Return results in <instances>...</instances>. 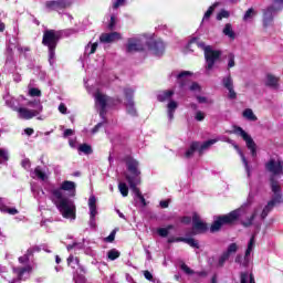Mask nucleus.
I'll use <instances>...</instances> for the list:
<instances>
[{
	"mask_svg": "<svg viewBox=\"0 0 283 283\" xmlns=\"http://www.w3.org/2000/svg\"><path fill=\"white\" fill-rule=\"evenodd\" d=\"M231 253H238V243H231L227 251H224L218 260L217 268L222 269L224 264H227V261H229V258H231Z\"/></svg>",
	"mask_w": 283,
	"mask_h": 283,
	"instance_id": "2eb2a0df",
	"label": "nucleus"
},
{
	"mask_svg": "<svg viewBox=\"0 0 283 283\" xmlns=\"http://www.w3.org/2000/svg\"><path fill=\"white\" fill-rule=\"evenodd\" d=\"M211 145H216V139L207 140L202 144V146H199V148H198L199 154H202V151H205V149H209V147H211Z\"/></svg>",
	"mask_w": 283,
	"mask_h": 283,
	"instance_id": "4c0bfd02",
	"label": "nucleus"
},
{
	"mask_svg": "<svg viewBox=\"0 0 283 283\" xmlns=\"http://www.w3.org/2000/svg\"><path fill=\"white\" fill-rule=\"evenodd\" d=\"M243 118H247L248 120H252V122L258 120V116H255V114L253 113V109L251 108H245L243 111Z\"/></svg>",
	"mask_w": 283,
	"mask_h": 283,
	"instance_id": "7c9ffc66",
	"label": "nucleus"
},
{
	"mask_svg": "<svg viewBox=\"0 0 283 283\" xmlns=\"http://www.w3.org/2000/svg\"><path fill=\"white\" fill-rule=\"evenodd\" d=\"M63 191H72V196L76 195V184L74 181L64 180L59 188L50 190V200L60 211L63 218L76 220V205L74 200L63 196Z\"/></svg>",
	"mask_w": 283,
	"mask_h": 283,
	"instance_id": "f257e3e1",
	"label": "nucleus"
},
{
	"mask_svg": "<svg viewBox=\"0 0 283 283\" xmlns=\"http://www.w3.org/2000/svg\"><path fill=\"white\" fill-rule=\"evenodd\" d=\"M233 134L237 136H241L243 138L244 143L247 144L248 149L251 151L252 158H255L258 156V145L253 140V137L249 135L242 127L240 126H233Z\"/></svg>",
	"mask_w": 283,
	"mask_h": 283,
	"instance_id": "423d86ee",
	"label": "nucleus"
},
{
	"mask_svg": "<svg viewBox=\"0 0 283 283\" xmlns=\"http://www.w3.org/2000/svg\"><path fill=\"white\" fill-rule=\"evenodd\" d=\"M32 271V266L27 265L24 268H14L13 269V273H17L18 277V282H22L23 281V275H25V273H30Z\"/></svg>",
	"mask_w": 283,
	"mask_h": 283,
	"instance_id": "aec40b11",
	"label": "nucleus"
},
{
	"mask_svg": "<svg viewBox=\"0 0 283 283\" xmlns=\"http://www.w3.org/2000/svg\"><path fill=\"white\" fill-rule=\"evenodd\" d=\"M128 185L137 198H140V196H143V192H140V189L138 188V185H140V179H138V181L130 180V181H128Z\"/></svg>",
	"mask_w": 283,
	"mask_h": 283,
	"instance_id": "4be33fe9",
	"label": "nucleus"
},
{
	"mask_svg": "<svg viewBox=\"0 0 283 283\" xmlns=\"http://www.w3.org/2000/svg\"><path fill=\"white\" fill-rule=\"evenodd\" d=\"M88 207H90L91 220H95L96 214L98 213V211L96 210V197L91 196L88 198Z\"/></svg>",
	"mask_w": 283,
	"mask_h": 283,
	"instance_id": "412c9836",
	"label": "nucleus"
},
{
	"mask_svg": "<svg viewBox=\"0 0 283 283\" xmlns=\"http://www.w3.org/2000/svg\"><path fill=\"white\" fill-rule=\"evenodd\" d=\"M28 255H34V253H41V248L39 245H34L27 250Z\"/></svg>",
	"mask_w": 283,
	"mask_h": 283,
	"instance_id": "37998d69",
	"label": "nucleus"
},
{
	"mask_svg": "<svg viewBox=\"0 0 283 283\" xmlns=\"http://www.w3.org/2000/svg\"><path fill=\"white\" fill-rule=\"evenodd\" d=\"M197 90H200V84H198L197 82H193L190 85V92H196Z\"/></svg>",
	"mask_w": 283,
	"mask_h": 283,
	"instance_id": "774afa93",
	"label": "nucleus"
},
{
	"mask_svg": "<svg viewBox=\"0 0 283 283\" xmlns=\"http://www.w3.org/2000/svg\"><path fill=\"white\" fill-rule=\"evenodd\" d=\"M124 163L126 165L128 174L125 176L127 182L134 180H140V163L132 157V155L124 157Z\"/></svg>",
	"mask_w": 283,
	"mask_h": 283,
	"instance_id": "20e7f679",
	"label": "nucleus"
},
{
	"mask_svg": "<svg viewBox=\"0 0 283 283\" xmlns=\"http://www.w3.org/2000/svg\"><path fill=\"white\" fill-rule=\"evenodd\" d=\"M124 96L126 98L127 113L130 116H138V113L136 111V106H135V103H134V90L129 88V87L124 88Z\"/></svg>",
	"mask_w": 283,
	"mask_h": 283,
	"instance_id": "f8f14e48",
	"label": "nucleus"
},
{
	"mask_svg": "<svg viewBox=\"0 0 283 283\" xmlns=\"http://www.w3.org/2000/svg\"><path fill=\"white\" fill-rule=\"evenodd\" d=\"M96 50H98V42H94V43L91 45L90 54H96Z\"/></svg>",
	"mask_w": 283,
	"mask_h": 283,
	"instance_id": "0e129e2a",
	"label": "nucleus"
},
{
	"mask_svg": "<svg viewBox=\"0 0 283 283\" xmlns=\"http://www.w3.org/2000/svg\"><path fill=\"white\" fill-rule=\"evenodd\" d=\"M34 175L36 176V178H39V180H48V175L43 172L41 166L35 167Z\"/></svg>",
	"mask_w": 283,
	"mask_h": 283,
	"instance_id": "c9c22d12",
	"label": "nucleus"
},
{
	"mask_svg": "<svg viewBox=\"0 0 283 283\" xmlns=\"http://www.w3.org/2000/svg\"><path fill=\"white\" fill-rule=\"evenodd\" d=\"M45 8L49 12H61V10H67L72 6L71 0H50L45 2Z\"/></svg>",
	"mask_w": 283,
	"mask_h": 283,
	"instance_id": "9d476101",
	"label": "nucleus"
},
{
	"mask_svg": "<svg viewBox=\"0 0 283 283\" xmlns=\"http://www.w3.org/2000/svg\"><path fill=\"white\" fill-rule=\"evenodd\" d=\"M195 119L202 123V120H205V113L202 111H198L195 115Z\"/></svg>",
	"mask_w": 283,
	"mask_h": 283,
	"instance_id": "09e8293b",
	"label": "nucleus"
},
{
	"mask_svg": "<svg viewBox=\"0 0 283 283\" xmlns=\"http://www.w3.org/2000/svg\"><path fill=\"white\" fill-rule=\"evenodd\" d=\"M229 92V98L230 101H235L238 98V93H235V90H233V86L231 88H228Z\"/></svg>",
	"mask_w": 283,
	"mask_h": 283,
	"instance_id": "de8ad7c7",
	"label": "nucleus"
},
{
	"mask_svg": "<svg viewBox=\"0 0 283 283\" xmlns=\"http://www.w3.org/2000/svg\"><path fill=\"white\" fill-rule=\"evenodd\" d=\"M107 258H108V260H111V262H114V260H118V258H120V251H118L116 249H111L107 252Z\"/></svg>",
	"mask_w": 283,
	"mask_h": 283,
	"instance_id": "72a5a7b5",
	"label": "nucleus"
},
{
	"mask_svg": "<svg viewBox=\"0 0 283 283\" xmlns=\"http://www.w3.org/2000/svg\"><path fill=\"white\" fill-rule=\"evenodd\" d=\"M256 216H258V212L254 211V212L250 216V218H248L247 221H241L242 227H244V229H249V227H252V226H253V220H255Z\"/></svg>",
	"mask_w": 283,
	"mask_h": 283,
	"instance_id": "473e14b6",
	"label": "nucleus"
},
{
	"mask_svg": "<svg viewBox=\"0 0 283 283\" xmlns=\"http://www.w3.org/2000/svg\"><path fill=\"white\" fill-rule=\"evenodd\" d=\"M59 41H61V31L54 29H46L42 35V45L48 48L49 52V63L54 65V59H56V48L59 46Z\"/></svg>",
	"mask_w": 283,
	"mask_h": 283,
	"instance_id": "f03ea898",
	"label": "nucleus"
},
{
	"mask_svg": "<svg viewBox=\"0 0 283 283\" xmlns=\"http://www.w3.org/2000/svg\"><path fill=\"white\" fill-rule=\"evenodd\" d=\"M181 271H184V273H186V275H193V273H196L193 270H191V268H189L186 263H182L180 265Z\"/></svg>",
	"mask_w": 283,
	"mask_h": 283,
	"instance_id": "ea45409f",
	"label": "nucleus"
},
{
	"mask_svg": "<svg viewBox=\"0 0 283 283\" xmlns=\"http://www.w3.org/2000/svg\"><path fill=\"white\" fill-rule=\"evenodd\" d=\"M146 45L155 56H163L165 54V42L163 40H149Z\"/></svg>",
	"mask_w": 283,
	"mask_h": 283,
	"instance_id": "4468645a",
	"label": "nucleus"
},
{
	"mask_svg": "<svg viewBox=\"0 0 283 283\" xmlns=\"http://www.w3.org/2000/svg\"><path fill=\"white\" fill-rule=\"evenodd\" d=\"M167 107L169 112H176V109H178V102L170 101Z\"/></svg>",
	"mask_w": 283,
	"mask_h": 283,
	"instance_id": "49530a36",
	"label": "nucleus"
},
{
	"mask_svg": "<svg viewBox=\"0 0 283 283\" xmlns=\"http://www.w3.org/2000/svg\"><path fill=\"white\" fill-rule=\"evenodd\" d=\"M174 224H168L166 228H158L157 233L160 238H167L169 235V231L174 230Z\"/></svg>",
	"mask_w": 283,
	"mask_h": 283,
	"instance_id": "a878e982",
	"label": "nucleus"
},
{
	"mask_svg": "<svg viewBox=\"0 0 283 283\" xmlns=\"http://www.w3.org/2000/svg\"><path fill=\"white\" fill-rule=\"evenodd\" d=\"M144 51H145V44H143V41L134 38L128 39V43L126 45V52L128 54H133V52H144Z\"/></svg>",
	"mask_w": 283,
	"mask_h": 283,
	"instance_id": "f3484780",
	"label": "nucleus"
},
{
	"mask_svg": "<svg viewBox=\"0 0 283 283\" xmlns=\"http://www.w3.org/2000/svg\"><path fill=\"white\" fill-rule=\"evenodd\" d=\"M123 3H125V0H115V2L113 3V9L118 10V8L123 6Z\"/></svg>",
	"mask_w": 283,
	"mask_h": 283,
	"instance_id": "13d9d810",
	"label": "nucleus"
},
{
	"mask_svg": "<svg viewBox=\"0 0 283 283\" xmlns=\"http://www.w3.org/2000/svg\"><path fill=\"white\" fill-rule=\"evenodd\" d=\"M180 222H181L182 224H191V217L185 216V217H182V218L180 219Z\"/></svg>",
	"mask_w": 283,
	"mask_h": 283,
	"instance_id": "680f3d73",
	"label": "nucleus"
},
{
	"mask_svg": "<svg viewBox=\"0 0 283 283\" xmlns=\"http://www.w3.org/2000/svg\"><path fill=\"white\" fill-rule=\"evenodd\" d=\"M107 28L111 31L114 30V28H116V17H114V15L111 17V21H109Z\"/></svg>",
	"mask_w": 283,
	"mask_h": 283,
	"instance_id": "3c124183",
	"label": "nucleus"
},
{
	"mask_svg": "<svg viewBox=\"0 0 283 283\" xmlns=\"http://www.w3.org/2000/svg\"><path fill=\"white\" fill-rule=\"evenodd\" d=\"M223 34L226 36H229V39L235 40V32H233V27H231V23H227L223 29Z\"/></svg>",
	"mask_w": 283,
	"mask_h": 283,
	"instance_id": "bb28decb",
	"label": "nucleus"
},
{
	"mask_svg": "<svg viewBox=\"0 0 283 283\" xmlns=\"http://www.w3.org/2000/svg\"><path fill=\"white\" fill-rule=\"evenodd\" d=\"M103 127V123H98L92 128V134H98V130Z\"/></svg>",
	"mask_w": 283,
	"mask_h": 283,
	"instance_id": "69168bd1",
	"label": "nucleus"
},
{
	"mask_svg": "<svg viewBox=\"0 0 283 283\" xmlns=\"http://www.w3.org/2000/svg\"><path fill=\"white\" fill-rule=\"evenodd\" d=\"M144 277L146 280H148L149 282H151V280H154V275L151 274V272H149V270L144 271Z\"/></svg>",
	"mask_w": 283,
	"mask_h": 283,
	"instance_id": "4d7b16f0",
	"label": "nucleus"
},
{
	"mask_svg": "<svg viewBox=\"0 0 283 283\" xmlns=\"http://www.w3.org/2000/svg\"><path fill=\"white\" fill-rule=\"evenodd\" d=\"M70 136H74V132L72 130V128H67L63 133V138H67Z\"/></svg>",
	"mask_w": 283,
	"mask_h": 283,
	"instance_id": "bf43d9fd",
	"label": "nucleus"
},
{
	"mask_svg": "<svg viewBox=\"0 0 283 283\" xmlns=\"http://www.w3.org/2000/svg\"><path fill=\"white\" fill-rule=\"evenodd\" d=\"M271 180V189L274 193L272 199L268 202V205L263 208V210L268 211V213H271L273 211V207L275 205H281L282 202V186H280V181L277 179H274L273 177Z\"/></svg>",
	"mask_w": 283,
	"mask_h": 283,
	"instance_id": "39448f33",
	"label": "nucleus"
},
{
	"mask_svg": "<svg viewBox=\"0 0 283 283\" xmlns=\"http://www.w3.org/2000/svg\"><path fill=\"white\" fill-rule=\"evenodd\" d=\"M174 96V91H164L160 94H158L157 99L159 103H165V101H169Z\"/></svg>",
	"mask_w": 283,
	"mask_h": 283,
	"instance_id": "393cba45",
	"label": "nucleus"
},
{
	"mask_svg": "<svg viewBox=\"0 0 283 283\" xmlns=\"http://www.w3.org/2000/svg\"><path fill=\"white\" fill-rule=\"evenodd\" d=\"M243 259H244V256H242V254H238V255L235 256V259H234L235 264H240V266H242V264H243Z\"/></svg>",
	"mask_w": 283,
	"mask_h": 283,
	"instance_id": "052dcab7",
	"label": "nucleus"
},
{
	"mask_svg": "<svg viewBox=\"0 0 283 283\" xmlns=\"http://www.w3.org/2000/svg\"><path fill=\"white\" fill-rule=\"evenodd\" d=\"M182 242H185V244H189V247H191L192 249H200V243H198V240L193 239V238H185L184 239H179Z\"/></svg>",
	"mask_w": 283,
	"mask_h": 283,
	"instance_id": "c85d7f7f",
	"label": "nucleus"
},
{
	"mask_svg": "<svg viewBox=\"0 0 283 283\" xmlns=\"http://www.w3.org/2000/svg\"><path fill=\"white\" fill-rule=\"evenodd\" d=\"M78 151L82 154H85L86 156H90V154H94V150L92 149V146L88 144H82L78 146Z\"/></svg>",
	"mask_w": 283,
	"mask_h": 283,
	"instance_id": "2f4dec72",
	"label": "nucleus"
},
{
	"mask_svg": "<svg viewBox=\"0 0 283 283\" xmlns=\"http://www.w3.org/2000/svg\"><path fill=\"white\" fill-rule=\"evenodd\" d=\"M30 96H41V90L33 87L29 91Z\"/></svg>",
	"mask_w": 283,
	"mask_h": 283,
	"instance_id": "864d4df0",
	"label": "nucleus"
},
{
	"mask_svg": "<svg viewBox=\"0 0 283 283\" xmlns=\"http://www.w3.org/2000/svg\"><path fill=\"white\" fill-rule=\"evenodd\" d=\"M0 158L1 160H9L10 157H8V151L6 149L0 148Z\"/></svg>",
	"mask_w": 283,
	"mask_h": 283,
	"instance_id": "6e6d98bb",
	"label": "nucleus"
},
{
	"mask_svg": "<svg viewBox=\"0 0 283 283\" xmlns=\"http://www.w3.org/2000/svg\"><path fill=\"white\" fill-rule=\"evenodd\" d=\"M222 19H229V11H227V10H221V11L217 14V21H222Z\"/></svg>",
	"mask_w": 283,
	"mask_h": 283,
	"instance_id": "79ce46f5",
	"label": "nucleus"
},
{
	"mask_svg": "<svg viewBox=\"0 0 283 283\" xmlns=\"http://www.w3.org/2000/svg\"><path fill=\"white\" fill-rule=\"evenodd\" d=\"M59 112L60 114H67V106H65L63 103L59 105Z\"/></svg>",
	"mask_w": 283,
	"mask_h": 283,
	"instance_id": "e2e57ef3",
	"label": "nucleus"
},
{
	"mask_svg": "<svg viewBox=\"0 0 283 283\" xmlns=\"http://www.w3.org/2000/svg\"><path fill=\"white\" fill-rule=\"evenodd\" d=\"M242 163L244 165L245 171L248 172V176H251V168H249V160H247V157H244L243 154H241Z\"/></svg>",
	"mask_w": 283,
	"mask_h": 283,
	"instance_id": "c03bdc74",
	"label": "nucleus"
},
{
	"mask_svg": "<svg viewBox=\"0 0 283 283\" xmlns=\"http://www.w3.org/2000/svg\"><path fill=\"white\" fill-rule=\"evenodd\" d=\"M242 262H243L242 266L244 269H247V268H249V264H250L251 260L249 259V256H243V261Z\"/></svg>",
	"mask_w": 283,
	"mask_h": 283,
	"instance_id": "338daca9",
	"label": "nucleus"
},
{
	"mask_svg": "<svg viewBox=\"0 0 283 283\" xmlns=\"http://www.w3.org/2000/svg\"><path fill=\"white\" fill-rule=\"evenodd\" d=\"M279 81H280V78L275 77V75L268 74L265 85H268V87H276Z\"/></svg>",
	"mask_w": 283,
	"mask_h": 283,
	"instance_id": "cd10ccee",
	"label": "nucleus"
},
{
	"mask_svg": "<svg viewBox=\"0 0 283 283\" xmlns=\"http://www.w3.org/2000/svg\"><path fill=\"white\" fill-rule=\"evenodd\" d=\"M231 67H235V55L232 53L229 54V62H228V69L231 70Z\"/></svg>",
	"mask_w": 283,
	"mask_h": 283,
	"instance_id": "a18cd8bd",
	"label": "nucleus"
},
{
	"mask_svg": "<svg viewBox=\"0 0 283 283\" xmlns=\"http://www.w3.org/2000/svg\"><path fill=\"white\" fill-rule=\"evenodd\" d=\"M222 85L226 90H231V87H233V77H231V74L222 78Z\"/></svg>",
	"mask_w": 283,
	"mask_h": 283,
	"instance_id": "f704fd0d",
	"label": "nucleus"
},
{
	"mask_svg": "<svg viewBox=\"0 0 283 283\" xmlns=\"http://www.w3.org/2000/svg\"><path fill=\"white\" fill-rule=\"evenodd\" d=\"M265 169H266V171L272 174L270 176V179L274 178V180H275V176H280V174H282L283 161L282 160H275V159L271 158L265 164ZM270 186H271V180H270Z\"/></svg>",
	"mask_w": 283,
	"mask_h": 283,
	"instance_id": "9b49d317",
	"label": "nucleus"
},
{
	"mask_svg": "<svg viewBox=\"0 0 283 283\" xmlns=\"http://www.w3.org/2000/svg\"><path fill=\"white\" fill-rule=\"evenodd\" d=\"M1 210L3 211V213H9V216H17V213H19V210H17V208L3 207Z\"/></svg>",
	"mask_w": 283,
	"mask_h": 283,
	"instance_id": "a19ab883",
	"label": "nucleus"
},
{
	"mask_svg": "<svg viewBox=\"0 0 283 283\" xmlns=\"http://www.w3.org/2000/svg\"><path fill=\"white\" fill-rule=\"evenodd\" d=\"M192 231H193V235H198L200 233H207V231H209V224L200 220V217L198 216V213H195L192 216Z\"/></svg>",
	"mask_w": 283,
	"mask_h": 283,
	"instance_id": "ddd939ff",
	"label": "nucleus"
},
{
	"mask_svg": "<svg viewBox=\"0 0 283 283\" xmlns=\"http://www.w3.org/2000/svg\"><path fill=\"white\" fill-rule=\"evenodd\" d=\"M182 240H184V237H177V238L170 237L168 239V244H174V242H182Z\"/></svg>",
	"mask_w": 283,
	"mask_h": 283,
	"instance_id": "5fc2aeb1",
	"label": "nucleus"
},
{
	"mask_svg": "<svg viewBox=\"0 0 283 283\" xmlns=\"http://www.w3.org/2000/svg\"><path fill=\"white\" fill-rule=\"evenodd\" d=\"M18 260L20 264H25L27 262H30V254H28L27 252L23 256H20Z\"/></svg>",
	"mask_w": 283,
	"mask_h": 283,
	"instance_id": "603ef678",
	"label": "nucleus"
},
{
	"mask_svg": "<svg viewBox=\"0 0 283 283\" xmlns=\"http://www.w3.org/2000/svg\"><path fill=\"white\" fill-rule=\"evenodd\" d=\"M218 6H220V3L219 2H214L212 6H210L208 8L206 13L203 14V21H207V20L211 19V14H213V12H216V8H218Z\"/></svg>",
	"mask_w": 283,
	"mask_h": 283,
	"instance_id": "c756f323",
	"label": "nucleus"
},
{
	"mask_svg": "<svg viewBox=\"0 0 283 283\" xmlns=\"http://www.w3.org/2000/svg\"><path fill=\"white\" fill-rule=\"evenodd\" d=\"M29 105L32 107H36V109H28L25 107L18 108V114L20 118H23L24 120H30L34 118V116H39L41 112H43V105H41L40 101L30 102Z\"/></svg>",
	"mask_w": 283,
	"mask_h": 283,
	"instance_id": "6e6552de",
	"label": "nucleus"
},
{
	"mask_svg": "<svg viewBox=\"0 0 283 283\" xmlns=\"http://www.w3.org/2000/svg\"><path fill=\"white\" fill-rule=\"evenodd\" d=\"M118 189H119V192L122 193L123 198H127V196H129V187H127V184L119 182Z\"/></svg>",
	"mask_w": 283,
	"mask_h": 283,
	"instance_id": "e433bc0d",
	"label": "nucleus"
},
{
	"mask_svg": "<svg viewBox=\"0 0 283 283\" xmlns=\"http://www.w3.org/2000/svg\"><path fill=\"white\" fill-rule=\"evenodd\" d=\"M200 147V143L199 142H192L190 144V147L187 149L185 157L186 158H191V156H193V153L199 149Z\"/></svg>",
	"mask_w": 283,
	"mask_h": 283,
	"instance_id": "b1692460",
	"label": "nucleus"
},
{
	"mask_svg": "<svg viewBox=\"0 0 283 283\" xmlns=\"http://www.w3.org/2000/svg\"><path fill=\"white\" fill-rule=\"evenodd\" d=\"M238 220H240V210H232L228 214L217 216L210 226V233H219V231H222V227H231Z\"/></svg>",
	"mask_w": 283,
	"mask_h": 283,
	"instance_id": "7ed1b4c3",
	"label": "nucleus"
},
{
	"mask_svg": "<svg viewBox=\"0 0 283 283\" xmlns=\"http://www.w3.org/2000/svg\"><path fill=\"white\" fill-rule=\"evenodd\" d=\"M255 17V9L250 8L245 11L243 15V21H249L250 19H253Z\"/></svg>",
	"mask_w": 283,
	"mask_h": 283,
	"instance_id": "58836bf2",
	"label": "nucleus"
},
{
	"mask_svg": "<svg viewBox=\"0 0 283 283\" xmlns=\"http://www.w3.org/2000/svg\"><path fill=\"white\" fill-rule=\"evenodd\" d=\"M222 56V51L213 50L209 45L206 48L205 59H206V70H213L216 61Z\"/></svg>",
	"mask_w": 283,
	"mask_h": 283,
	"instance_id": "1a4fd4ad",
	"label": "nucleus"
},
{
	"mask_svg": "<svg viewBox=\"0 0 283 283\" xmlns=\"http://www.w3.org/2000/svg\"><path fill=\"white\" fill-rule=\"evenodd\" d=\"M123 35L119 32H111V33H102L99 35V43H116V41H120Z\"/></svg>",
	"mask_w": 283,
	"mask_h": 283,
	"instance_id": "a211bd4d",
	"label": "nucleus"
},
{
	"mask_svg": "<svg viewBox=\"0 0 283 283\" xmlns=\"http://www.w3.org/2000/svg\"><path fill=\"white\" fill-rule=\"evenodd\" d=\"M116 240V230H113L108 237L105 238V242H114Z\"/></svg>",
	"mask_w": 283,
	"mask_h": 283,
	"instance_id": "8fccbe9b",
	"label": "nucleus"
},
{
	"mask_svg": "<svg viewBox=\"0 0 283 283\" xmlns=\"http://www.w3.org/2000/svg\"><path fill=\"white\" fill-rule=\"evenodd\" d=\"M191 45H197L199 46L201 50H203L206 52L207 50V45L205 44L203 41H200V39L198 38H192L189 43H188V50H191Z\"/></svg>",
	"mask_w": 283,
	"mask_h": 283,
	"instance_id": "5701e85b",
	"label": "nucleus"
},
{
	"mask_svg": "<svg viewBox=\"0 0 283 283\" xmlns=\"http://www.w3.org/2000/svg\"><path fill=\"white\" fill-rule=\"evenodd\" d=\"M193 73L190 71H182L177 75V83L179 87H185L189 83V76H192Z\"/></svg>",
	"mask_w": 283,
	"mask_h": 283,
	"instance_id": "6ab92c4d",
	"label": "nucleus"
},
{
	"mask_svg": "<svg viewBox=\"0 0 283 283\" xmlns=\"http://www.w3.org/2000/svg\"><path fill=\"white\" fill-rule=\"evenodd\" d=\"M107 101H109V97H107V95H104L101 92H97L95 94V104L99 105L101 118H105L107 114Z\"/></svg>",
	"mask_w": 283,
	"mask_h": 283,
	"instance_id": "dca6fc26",
	"label": "nucleus"
},
{
	"mask_svg": "<svg viewBox=\"0 0 283 283\" xmlns=\"http://www.w3.org/2000/svg\"><path fill=\"white\" fill-rule=\"evenodd\" d=\"M283 8V0H273L272 6L268 7L263 10V25L264 28H269L273 23V14L275 12H280Z\"/></svg>",
	"mask_w": 283,
	"mask_h": 283,
	"instance_id": "0eeeda50",
	"label": "nucleus"
}]
</instances>
